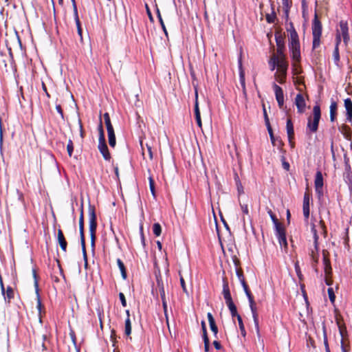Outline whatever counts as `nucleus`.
Masks as SVG:
<instances>
[{
	"instance_id": "obj_5",
	"label": "nucleus",
	"mask_w": 352,
	"mask_h": 352,
	"mask_svg": "<svg viewBox=\"0 0 352 352\" xmlns=\"http://www.w3.org/2000/svg\"><path fill=\"white\" fill-rule=\"evenodd\" d=\"M311 232L314 235V248L311 250L310 256L312 260L315 263H318V239L319 236L317 234L316 226L314 223H311Z\"/></svg>"
},
{
	"instance_id": "obj_32",
	"label": "nucleus",
	"mask_w": 352,
	"mask_h": 352,
	"mask_svg": "<svg viewBox=\"0 0 352 352\" xmlns=\"http://www.w3.org/2000/svg\"><path fill=\"white\" fill-rule=\"evenodd\" d=\"M103 116H104V123H105V125L107 127V130L108 131V130L113 129V127L111 122V120H110L109 113H105Z\"/></svg>"
},
{
	"instance_id": "obj_22",
	"label": "nucleus",
	"mask_w": 352,
	"mask_h": 352,
	"mask_svg": "<svg viewBox=\"0 0 352 352\" xmlns=\"http://www.w3.org/2000/svg\"><path fill=\"white\" fill-rule=\"evenodd\" d=\"M234 264L236 266V276H237L240 283H245V278L243 276V271L241 269L238 267L239 261L237 259H234Z\"/></svg>"
},
{
	"instance_id": "obj_9",
	"label": "nucleus",
	"mask_w": 352,
	"mask_h": 352,
	"mask_svg": "<svg viewBox=\"0 0 352 352\" xmlns=\"http://www.w3.org/2000/svg\"><path fill=\"white\" fill-rule=\"evenodd\" d=\"M273 88L275 92L276 99L277 100L278 107L281 109L284 104V95L283 89L280 87L275 83L273 85Z\"/></svg>"
},
{
	"instance_id": "obj_36",
	"label": "nucleus",
	"mask_w": 352,
	"mask_h": 352,
	"mask_svg": "<svg viewBox=\"0 0 352 352\" xmlns=\"http://www.w3.org/2000/svg\"><path fill=\"white\" fill-rule=\"evenodd\" d=\"M98 131H99V140H98V141L101 140L102 142V141H104L105 140V138H104V130H103V128H102V120H101L100 121V124L98 126Z\"/></svg>"
},
{
	"instance_id": "obj_58",
	"label": "nucleus",
	"mask_w": 352,
	"mask_h": 352,
	"mask_svg": "<svg viewBox=\"0 0 352 352\" xmlns=\"http://www.w3.org/2000/svg\"><path fill=\"white\" fill-rule=\"evenodd\" d=\"M263 114H264L265 121V124H266L267 126H270L269 118H268V116H267V114L265 107H263Z\"/></svg>"
},
{
	"instance_id": "obj_23",
	"label": "nucleus",
	"mask_w": 352,
	"mask_h": 352,
	"mask_svg": "<svg viewBox=\"0 0 352 352\" xmlns=\"http://www.w3.org/2000/svg\"><path fill=\"white\" fill-rule=\"evenodd\" d=\"M107 134H108L109 144L110 146L114 147L116 144L114 129L108 130Z\"/></svg>"
},
{
	"instance_id": "obj_40",
	"label": "nucleus",
	"mask_w": 352,
	"mask_h": 352,
	"mask_svg": "<svg viewBox=\"0 0 352 352\" xmlns=\"http://www.w3.org/2000/svg\"><path fill=\"white\" fill-rule=\"evenodd\" d=\"M207 331H204L203 338L204 340V347L206 351H209V339L207 336Z\"/></svg>"
},
{
	"instance_id": "obj_52",
	"label": "nucleus",
	"mask_w": 352,
	"mask_h": 352,
	"mask_svg": "<svg viewBox=\"0 0 352 352\" xmlns=\"http://www.w3.org/2000/svg\"><path fill=\"white\" fill-rule=\"evenodd\" d=\"M119 298L121 301L122 305L125 307L126 306V301L125 296H124V294L120 293Z\"/></svg>"
},
{
	"instance_id": "obj_42",
	"label": "nucleus",
	"mask_w": 352,
	"mask_h": 352,
	"mask_svg": "<svg viewBox=\"0 0 352 352\" xmlns=\"http://www.w3.org/2000/svg\"><path fill=\"white\" fill-rule=\"evenodd\" d=\"M240 206H241V209L243 214L248 216V218L250 219V217L249 215V210H248V204L240 203Z\"/></svg>"
},
{
	"instance_id": "obj_47",
	"label": "nucleus",
	"mask_w": 352,
	"mask_h": 352,
	"mask_svg": "<svg viewBox=\"0 0 352 352\" xmlns=\"http://www.w3.org/2000/svg\"><path fill=\"white\" fill-rule=\"evenodd\" d=\"M283 49L284 48L277 49V55H275L276 58L278 59L285 58V54H283Z\"/></svg>"
},
{
	"instance_id": "obj_48",
	"label": "nucleus",
	"mask_w": 352,
	"mask_h": 352,
	"mask_svg": "<svg viewBox=\"0 0 352 352\" xmlns=\"http://www.w3.org/2000/svg\"><path fill=\"white\" fill-rule=\"evenodd\" d=\"M13 290L10 287H8L6 290V297L8 300H10L12 298H13Z\"/></svg>"
},
{
	"instance_id": "obj_20",
	"label": "nucleus",
	"mask_w": 352,
	"mask_h": 352,
	"mask_svg": "<svg viewBox=\"0 0 352 352\" xmlns=\"http://www.w3.org/2000/svg\"><path fill=\"white\" fill-rule=\"evenodd\" d=\"M276 61L278 70L283 72H287L288 64L285 60V58L278 59L276 58Z\"/></svg>"
},
{
	"instance_id": "obj_43",
	"label": "nucleus",
	"mask_w": 352,
	"mask_h": 352,
	"mask_svg": "<svg viewBox=\"0 0 352 352\" xmlns=\"http://www.w3.org/2000/svg\"><path fill=\"white\" fill-rule=\"evenodd\" d=\"M327 292H328V295H329V298L330 301L332 303L334 302L335 299H336V296H335L333 288L329 287L328 289Z\"/></svg>"
},
{
	"instance_id": "obj_16",
	"label": "nucleus",
	"mask_w": 352,
	"mask_h": 352,
	"mask_svg": "<svg viewBox=\"0 0 352 352\" xmlns=\"http://www.w3.org/2000/svg\"><path fill=\"white\" fill-rule=\"evenodd\" d=\"M344 107L346 111V121L351 122L352 120V101L350 98L344 100Z\"/></svg>"
},
{
	"instance_id": "obj_8",
	"label": "nucleus",
	"mask_w": 352,
	"mask_h": 352,
	"mask_svg": "<svg viewBox=\"0 0 352 352\" xmlns=\"http://www.w3.org/2000/svg\"><path fill=\"white\" fill-rule=\"evenodd\" d=\"M289 32V47L300 46L298 35L293 27L292 24H291V27L287 30Z\"/></svg>"
},
{
	"instance_id": "obj_18",
	"label": "nucleus",
	"mask_w": 352,
	"mask_h": 352,
	"mask_svg": "<svg viewBox=\"0 0 352 352\" xmlns=\"http://www.w3.org/2000/svg\"><path fill=\"white\" fill-rule=\"evenodd\" d=\"M287 133L289 139V142H292V140L294 138V126L293 123L290 118H288L287 120Z\"/></svg>"
},
{
	"instance_id": "obj_30",
	"label": "nucleus",
	"mask_w": 352,
	"mask_h": 352,
	"mask_svg": "<svg viewBox=\"0 0 352 352\" xmlns=\"http://www.w3.org/2000/svg\"><path fill=\"white\" fill-rule=\"evenodd\" d=\"M117 263H118V267L121 272L122 278L124 279H125L126 278V269H125L123 262L120 258H118Z\"/></svg>"
},
{
	"instance_id": "obj_7",
	"label": "nucleus",
	"mask_w": 352,
	"mask_h": 352,
	"mask_svg": "<svg viewBox=\"0 0 352 352\" xmlns=\"http://www.w3.org/2000/svg\"><path fill=\"white\" fill-rule=\"evenodd\" d=\"M294 103L297 107L298 113H303L306 109V102L302 94H298L295 98Z\"/></svg>"
},
{
	"instance_id": "obj_54",
	"label": "nucleus",
	"mask_w": 352,
	"mask_h": 352,
	"mask_svg": "<svg viewBox=\"0 0 352 352\" xmlns=\"http://www.w3.org/2000/svg\"><path fill=\"white\" fill-rule=\"evenodd\" d=\"M149 186H150V189H151V191L153 195H155L154 181L151 177L149 178Z\"/></svg>"
},
{
	"instance_id": "obj_31",
	"label": "nucleus",
	"mask_w": 352,
	"mask_h": 352,
	"mask_svg": "<svg viewBox=\"0 0 352 352\" xmlns=\"http://www.w3.org/2000/svg\"><path fill=\"white\" fill-rule=\"evenodd\" d=\"M323 264L324 265L325 273L327 274H330L331 272V267L330 261L325 256H324V258H323Z\"/></svg>"
},
{
	"instance_id": "obj_1",
	"label": "nucleus",
	"mask_w": 352,
	"mask_h": 352,
	"mask_svg": "<svg viewBox=\"0 0 352 352\" xmlns=\"http://www.w3.org/2000/svg\"><path fill=\"white\" fill-rule=\"evenodd\" d=\"M322 34V25L317 15L315 17L312 23V35H313V49L318 48L320 45V37Z\"/></svg>"
},
{
	"instance_id": "obj_4",
	"label": "nucleus",
	"mask_w": 352,
	"mask_h": 352,
	"mask_svg": "<svg viewBox=\"0 0 352 352\" xmlns=\"http://www.w3.org/2000/svg\"><path fill=\"white\" fill-rule=\"evenodd\" d=\"M89 232L92 244L94 243L96 239V230L97 228L96 214L94 206H89Z\"/></svg>"
},
{
	"instance_id": "obj_14",
	"label": "nucleus",
	"mask_w": 352,
	"mask_h": 352,
	"mask_svg": "<svg viewBox=\"0 0 352 352\" xmlns=\"http://www.w3.org/2000/svg\"><path fill=\"white\" fill-rule=\"evenodd\" d=\"M195 119L197 125L199 127L201 128L202 124H201V114L199 111V103H198V91L197 88H195Z\"/></svg>"
},
{
	"instance_id": "obj_29",
	"label": "nucleus",
	"mask_w": 352,
	"mask_h": 352,
	"mask_svg": "<svg viewBox=\"0 0 352 352\" xmlns=\"http://www.w3.org/2000/svg\"><path fill=\"white\" fill-rule=\"evenodd\" d=\"M336 110H337L336 103L332 102L330 106V119H331V122H333L335 120Z\"/></svg>"
},
{
	"instance_id": "obj_56",
	"label": "nucleus",
	"mask_w": 352,
	"mask_h": 352,
	"mask_svg": "<svg viewBox=\"0 0 352 352\" xmlns=\"http://www.w3.org/2000/svg\"><path fill=\"white\" fill-rule=\"evenodd\" d=\"M234 316L237 317L240 329L241 330H244L245 327H244V325H243V321H242V319H241V316L237 313H236V314H235Z\"/></svg>"
},
{
	"instance_id": "obj_53",
	"label": "nucleus",
	"mask_w": 352,
	"mask_h": 352,
	"mask_svg": "<svg viewBox=\"0 0 352 352\" xmlns=\"http://www.w3.org/2000/svg\"><path fill=\"white\" fill-rule=\"evenodd\" d=\"M323 336H324V344L325 346L326 352H329V344H328L327 336L326 331H324Z\"/></svg>"
},
{
	"instance_id": "obj_50",
	"label": "nucleus",
	"mask_w": 352,
	"mask_h": 352,
	"mask_svg": "<svg viewBox=\"0 0 352 352\" xmlns=\"http://www.w3.org/2000/svg\"><path fill=\"white\" fill-rule=\"evenodd\" d=\"M295 270H296V272L297 276H298V278L300 279H302V274L301 273V271H300V266H299L298 262L295 263Z\"/></svg>"
},
{
	"instance_id": "obj_44",
	"label": "nucleus",
	"mask_w": 352,
	"mask_h": 352,
	"mask_svg": "<svg viewBox=\"0 0 352 352\" xmlns=\"http://www.w3.org/2000/svg\"><path fill=\"white\" fill-rule=\"evenodd\" d=\"M346 332L347 331H340V336L342 337L341 348H342V352H346L345 344H344V338L345 337V333H346Z\"/></svg>"
},
{
	"instance_id": "obj_3",
	"label": "nucleus",
	"mask_w": 352,
	"mask_h": 352,
	"mask_svg": "<svg viewBox=\"0 0 352 352\" xmlns=\"http://www.w3.org/2000/svg\"><path fill=\"white\" fill-rule=\"evenodd\" d=\"M222 293L226 300V303L228 307V309H230L232 316L234 317L235 314H236V307L233 302L228 283L225 280H223Z\"/></svg>"
},
{
	"instance_id": "obj_41",
	"label": "nucleus",
	"mask_w": 352,
	"mask_h": 352,
	"mask_svg": "<svg viewBox=\"0 0 352 352\" xmlns=\"http://www.w3.org/2000/svg\"><path fill=\"white\" fill-rule=\"evenodd\" d=\"M67 151L69 156L71 157L72 155V153L74 151V144H73V142L72 141V140H69L68 141V144L67 145Z\"/></svg>"
},
{
	"instance_id": "obj_63",
	"label": "nucleus",
	"mask_w": 352,
	"mask_h": 352,
	"mask_svg": "<svg viewBox=\"0 0 352 352\" xmlns=\"http://www.w3.org/2000/svg\"><path fill=\"white\" fill-rule=\"evenodd\" d=\"M213 344H214L215 349L217 350H219L221 348V344L217 340H214L213 342Z\"/></svg>"
},
{
	"instance_id": "obj_15",
	"label": "nucleus",
	"mask_w": 352,
	"mask_h": 352,
	"mask_svg": "<svg viewBox=\"0 0 352 352\" xmlns=\"http://www.w3.org/2000/svg\"><path fill=\"white\" fill-rule=\"evenodd\" d=\"M57 241L58 244L60 246L61 250L66 252L67 251V242L64 236L63 232L61 230H58L57 233Z\"/></svg>"
},
{
	"instance_id": "obj_59",
	"label": "nucleus",
	"mask_w": 352,
	"mask_h": 352,
	"mask_svg": "<svg viewBox=\"0 0 352 352\" xmlns=\"http://www.w3.org/2000/svg\"><path fill=\"white\" fill-rule=\"evenodd\" d=\"M125 330H131V321L129 318L125 321Z\"/></svg>"
},
{
	"instance_id": "obj_55",
	"label": "nucleus",
	"mask_w": 352,
	"mask_h": 352,
	"mask_svg": "<svg viewBox=\"0 0 352 352\" xmlns=\"http://www.w3.org/2000/svg\"><path fill=\"white\" fill-rule=\"evenodd\" d=\"M145 8H146V13L148 14V16L150 19L151 21H153V17L152 16V14H151V10L148 6L147 3L145 4Z\"/></svg>"
},
{
	"instance_id": "obj_27",
	"label": "nucleus",
	"mask_w": 352,
	"mask_h": 352,
	"mask_svg": "<svg viewBox=\"0 0 352 352\" xmlns=\"http://www.w3.org/2000/svg\"><path fill=\"white\" fill-rule=\"evenodd\" d=\"M207 318L210 324V330H218L215 323V320L211 313H208Z\"/></svg>"
},
{
	"instance_id": "obj_21",
	"label": "nucleus",
	"mask_w": 352,
	"mask_h": 352,
	"mask_svg": "<svg viewBox=\"0 0 352 352\" xmlns=\"http://www.w3.org/2000/svg\"><path fill=\"white\" fill-rule=\"evenodd\" d=\"M289 49L292 58L296 61H299L300 58V46L290 47Z\"/></svg>"
},
{
	"instance_id": "obj_39",
	"label": "nucleus",
	"mask_w": 352,
	"mask_h": 352,
	"mask_svg": "<svg viewBox=\"0 0 352 352\" xmlns=\"http://www.w3.org/2000/svg\"><path fill=\"white\" fill-rule=\"evenodd\" d=\"M241 285L243 286L244 292H245L247 297L248 298V299L253 298V296H252V294H251V292H250V289L248 288V286L246 282L241 283Z\"/></svg>"
},
{
	"instance_id": "obj_45",
	"label": "nucleus",
	"mask_w": 352,
	"mask_h": 352,
	"mask_svg": "<svg viewBox=\"0 0 352 352\" xmlns=\"http://www.w3.org/2000/svg\"><path fill=\"white\" fill-rule=\"evenodd\" d=\"M275 19H276V15L274 13H272L271 14H267L266 15V21L269 23H272L275 21Z\"/></svg>"
},
{
	"instance_id": "obj_24",
	"label": "nucleus",
	"mask_w": 352,
	"mask_h": 352,
	"mask_svg": "<svg viewBox=\"0 0 352 352\" xmlns=\"http://www.w3.org/2000/svg\"><path fill=\"white\" fill-rule=\"evenodd\" d=\"M157 285L159 288V292L162 299H166L165 289L164 284L160 278L157 277Z\"/></svg>"
},
{
	"instance_id": "obj_19",
	"label": "nucleus",
	"mask_w": 352,
	"mask_h": 352,
	"mask_svg": "<svg viewBox=\"0 0 352 352\" xmlns=\"http://www.w3.org/2000/svg\"><path fill=\"white\" fill-rule=\"evenodd\" d=\"M315 188H319L323 187V177L320 171H318L316 174L314 181Z\"/></svg>"
},
{
	"instance_id": "obj_37",
	"label": "nucleus",
	"mask_w": 352,
	"mask_h": 352,
	"mask_svg": "<svg viewBox=\"0 0 352 352\" xmlns=\"http://www.w3.org/2000/svg\"><path fill=\"white\" fill-rule=\"evenodd\" d=\"M74 17H75V22H76L77 29H78V33L81 36H82V29L80 27V22L78 12H76V14H74Z\"/></svg>"
},
{
	"instance_id": "obj_46",
	"label": "nucleus",
	"mask_w": 352,
	"mask_h": 352,
	"mask_svg": "<svg viewBox=\"0 0 352 352\" xmlns=\"http://www.w3.org/2000/svg\"><path fill=\"white\" fill-rule=\"evenodd\" d=\"M333 58L336 63H338L340 60V55H339V49L338 47H336L333 51Z\"/></svg>"
},
{
	"instance_id": "obj_26",
	"label": "nucleus",
	"mask_w": 352,
	"mask_h": 352,
	"mask_svg": "<svg viewBox=\"0 0 352 352\" xmlns=\"http://www.w3.org/2000/svg\"><path fill=\"white\" fill-rule=\"evenodd\" d=\"M287 72L278 71L275 74V78L279 83H283L286 77Z\"/></svg>"
},
{
	"instance_id": "obj_12",
	"label": "nucleus",
	"mask_w": 352,
	"mask_h": 352,
	"mask_svg": "<svg viewBox=\"0 0 352 352\" xmlns=\"http://www.w3.org/2000/svg\"><path fill=\"white\" fill-rule=\"evenodd\" d=\"M248 300L250 302V309L252 311V317H253V320H254V329L258 330L259 329V326H258V314L256 312V304H255V302H254L253 298L248 299Z\"/></svg>"
},
{
	"instance_id": "obj_28",
	"label": "nucleus",
	"mask_w": 352,
	"mask_h": 352,
	"mask_svg": "<svg viewBox=\"0 0 352 352\" xmlns=\"http://www.w3.org/2000/svg\"><path fill=\"white\" fill-rule=\"evenodd\" d=\"M79 231L80 234L84 233V215L82 206L80 208V214L79 217Z\"/></svg>"
},
{
	"instance_id": "obj_33",
	"label": "nucleus",
	"mask_w": 352,
	"mask_h": 352,
	"mask_svg": "<svg viewBox=\"0 0 352 352\" xmlns=\"http://www.w3.org/2000/svg\"><path fill=\"white\" fill-rule=\"evenodd\" d=\"M269 214L272 218V220L275 226V228H276V230H277L278 229V228L280 227V228H284L282 224L278 222V219H276V217L273 214L272 212V211H270L269 212Z\"/></svg>"
},
{
	"instance_id": "obj_38",
	"label": "nucleus",
	"mask_w": 352,
	"mask_h": 352,
	"mask_svg": "<svg viewBox=\"0 0 352 352\" xmlns=\"http://www.w3.org/2000/svg\"><path fill=\"white\" fill-rule=\"evenodd\" d=\"M269 64L271 66V70L274 71L275 68L277 67V61L275 55L274 54L270 60Z\"/></svg>"
},
{
	"instance_id": "obj_34",
	"label": "nucleus",
	"mask_w": 352,
	"mask_h": 352,
	"mask_svg": "<svg viewBox=\"0 0 352 352\" xmlns=\"http://www.w3.org/2000/svg\"><path fill=\"white\" fill-rule=\"evenodd\" d=\"M80 243L82 248V252H83V256L87 262V253H86V249H85V234L84 233L80 234Z\"/></svg>"
},
{
	"instance_id": "obj_60",
	"label": "nucleus",
	"mask_w": 352,
	"mask_h": 352,
	"mask_svg": "<svg viewBox=\"0 0 352 352\" xmlns=\"http://www.w3.org/2000/svg\"><path fill=\"white\" fill-rule=\"evenodd\" d=\"M316 192L318 195V197L320 198L323 195V190L322 188H316Z\"/></svg>"
},
{
	"instance_id": "obj_6",
	"label": "nucleus",
	"mask_w": 352,
	"mask_h": 352,
	"mask_svg": "<svg viewBox=\"0 0 352 352\" xmlns=\"http://www.w3.org/2000/svg\"><path fill=\"white\" fill-rule=\"evenodd\" d=\"M337 30H340V36L343 38V41L345 45H347L350 40V37L349 34V28L346 21H341L340 22V29H338Z\"/></svg>"
},
{
	"instance_id": "obj_64",
	"label": "nucleus",
	"mask_w": 352,
	"mask_h": 352,
	"mask_svg": "<svg viewBox=\"0 0 352 352\" xmlns=\"http://www.w3.org/2000/svg\"><path fill=\"white\" fill-rule=\"evenodd\" d=\"M283 167L284 169L289 170V164L285 161L283 162Z\"/></svg>"
},
{
	"instance_id": "obj_49",
	"label": "nucleus",
	"mask_w": 352,
	"mask_h": 352,
	"mask_svg": "<svg viewBox=\"0 0 352 352\" xmlns=\"http://www.w3.org/2000/svg\"><path fill=\"white\" fill-rule=\"evenodd\" d=\"M340 43H341V36H340V30H337L336 37V47H338Z\"/></svg>"
},
{
	"instance_id": "obj_10",
	"label": "nucleus",
	"mask_w": 352,
	"mask_h": 352,
	"mask_svg": "<svg viewBox=\"0 0 352 352\" xmlns=\"http://www.w3.org/2000/svg\"><path fill=\"white\" fill-rule=\"evenodd\" d=\"M311 195L308 192H305L303 197V215L305 219L307 220L309 217V205H310Z\"/></svg>"
},
{
	"instance_id": "obj_17",
	"label": "nucleus",
	"mask_w": 352,
	"mask_h": 352,
	"mask_svg": "<svg viewBox=\"0 0 352 352\" xmlns=\"http://www.w3.org/2000/svg\"><path fill=\"white\" fill-rule=\"evenodd\" d=\"M239 69H240V72H239L240 82H241V85L242 87L243 94L244 96L246 97L247 93H246V88H245V73L242 69V63H241V59L239 60Z\"/></svg>"
},
{
	"instance_id": "obj_35",
	"label": "nucleus",
	"mask_w": 352,
	"mask_h": 352,
	"mask_svg": "<svg viewBox=\"0 0 352 352\" xmlns=\"http://www.w3.org/2000/svg\"><path fill=\"white\" fill-rule=\"evenodd\" d=\"M153 231L155 235L157 236H160L162 232L161 226L158 223H154L153 226Z\"/></svg>"
},
{
	"instance_id": "obj_57",
	"label": "nucleus",
	"mask_w": 352,
	"mask_h": 352,
	"mask_svg": "<svg viewBox=\"0 0 352 352\" xmlns=\"http://www.w3.org/2000/svg\"><path fill=\"white\" fill-rule=\"evenodd\" d=\"M277 49L284 48V44L281 38H276Z\"/></svg>"
},
{
	"instance_id": "obj_25",
	"label": "nucleus",
	"mask_w": 352,
	"mask_h": 352,
	"mask_svg": "<svg viewBox=\"0 0 352 352\" xmlns=\"http://www.w3.org/2000/svg\"><path fill=\"white\" fill-rule=\"evenodd\" d=\"M33 276L35 278V286H36V294H37V309H38V311L39 313L41 312V307H42V304H41V300H40V297H39V295H38V282L36 280V271L34 270H33Z\"/></svg>"
},
{
	"instance_id": "obj_61",
	"label": "nucleus",
	"mask_w": 352,
	"mask_h": 352,
	"mask_svg": "<svg viewBox=\"0 0 352 352\" xmlns=\"http://www.w3.org/2000/svg\"><path fill=\"white\" fill-rule=\"evenodd\" d=\"M56 109L58 111V113L60 115L61 118H63V112L62 110V108L60 104H57L56 106Z\"/></svg>"
},
{
	"instance_id": "obj_51",
	"label": "nucleus",
	"mask_w": 352,
	"mask_h": 352,
	"mask_svg": "<svg viewBox=\"0 0 352 352\" xmlns=\"http://www.w3.org/2000/svg\"><path fill=\"white\" fill-rule=\"evenodd\" d=\"M267 130H268V132H269V134H270V136L271 141H272V144L274 145H275V138L274 136V134H273V132H272V129L270 126H267Z\"/></svg>"
},
{
	"instance_id": "obj_11",
	"label": "nucleus",
	"mask_w": 352,
	"mask_h": 352,
	"mask_svg": "<svg viewBox=\"0 0 352 352\" xmlns=\"http://www.w3.org/2000/svg\"><path fill=\"white\" fill-rule=\"evenodd\" d=\"M276 235L278 237L279 244L281 248H284L285 250L287 248V243L285 236V228H280L276 230Z\"/></svg>"
},
{
	"instance_id": "obj_2",
	"label": "nucleus",
	"mask_w": 352,
	"mask_h": 352,
	"mask_svg": "<svg viewBox=\"0 0 352 352\" xmlns=\"http://www.w3.org/2000/svg\"><path fill=\"white\" fill-rule=\"evenodd\" d=\"M321 113L319 105H316L313 108V118H308L307 129L311 132L315 133L318 128V124L320 119Z\"/></svg>"
},
{
	"instance_id": "obj_62",
	"label": "nucleus",
	"mask_w": 352,
	"mask_h": 352,
	"mask_svg": "<svg viewBox=\"0 0 352 352\" xmlns=\"http://www.w3.org/2000/svg\"><path fill=\"white\" fill-rule=\"evenodd\" d=\"M180 283H181V285H182V287L184 292H186L185 281L182 276L180 277Z\"/></svg>"
},
{
	"instance_id": "obj_13",
	"label": "nucleus",
	"mask_w": 352,
	"mask_h": 352,
	"mask_svg": "<svg viewBox=\"0 0 352 352\" xmlns=\"http://www.w3.org/2000/svg\"><path fill=\"white\" fill-rule=\"evenodd\" d=\"M98 147L100 152L102 155L104 159L107 161L110 160L111 154L109 152V149H108L107 145L106 144L105 140L102 142L101 140L98 141Z\"/></svg>"
}]
</instances>
